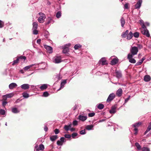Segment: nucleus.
<instances>
[{
  "mask_svg": "<svg viewBox=\"0 0 151 151\" xmlns=\"http://www.w3.org/2000/svg\"><path fill=\"white\" fill-rule=\"evenodd\" d=\"M150 80V77L149 75H146L144 78V80L146 82L149 81Z\"/></svg>",
  "mask_w": 151,
  "mask_h": 151,
  "instance_id": "25",
  "label": "nucleus"
},
{
  "mask_svg": "<svg viewBox=\"0 0 151 151\" xmlns=\"http://www.w3.org/2000/svg\"><path fill=\"white\" fill-rule=\"evenodd\" d=\"M53 61L55 63H58L61 61V57L60 56H56L53 58Z\"/></svg>",
  "mask_w": 151,
  "mask_h": 151,
  "instance_id": "5",
  "label": "nucleus"
},
{
  "mask_svg": "<svg viewBox=\"0 0 151 151\" xmlns=\"http://www.w3.org/2000/svg\"><path fill=\"white\" fill-rule=\"evenodd\" d=\"M118 62L117 59L114 58L111 61V63L112 65H115Z\"/></svg>",
  "mask_w": 151,
  "mask_h": 151,
  "instance_id": "22",
  "label": "nucleus"
},
{
  "mask_svg": "<svg viewBox=\"0 0 151 151\" xmlns=\"http://www.w3.org/2000/svg\"><path fill=\"white\" fill-rule=\"evenodd\" d=\"M133 57V56L132 55H131L128 54L127 58L129 60V62L132 63H135L136 62V61L134 59L132 58Z\"/></svg>",
  "mask_w": 151,
  "mask_h": 151,
  "instance_id": "6",
  "label": "nucleus"
},
{
  "mask_svg": "<svg viewBox=\"0 0 151 151\" xmlns=\"http://www.w3.org/2000/svg\"><path fill=\"white\" fill-rule=\"evenodd\" d=\"M134 37L135 38H138L139 37V33L138 32H136L133 35Z\"/></svg>",
  "mask_w": 151,
  "mask_h": 151,
  "instance_id": "42",
  "label": "nucleus"
},
{
  "mask_svg": "<svg viewBox=\"0 0 151 151\" xmlns=\"http://www.w3.org/2000/svg\"><path fill=\"white\" fill-rule=\"evenodd\" d=\"M48 85L47 84H43L41 86L40 88L42 91L46 89Z\"/></svg>",
  "mask_w": 151,
  "mask_h": 151,
  "instance_id": "19",
  "label": "nucleus"
},
{
  "mask_svg": "<svg viewBox=\"0 0 151 151\" xmlns=\"http://www.w3.org/2000/svg\"><path fill=\"white\" fill-rule=\"evenodd\" d=\"M116 77L118 78H119L122 77V73L120 71H116Z\"/></svg>",
  "mask_w": 151,
  "mask_h": 151,
  "instance_id": "23",
  "label": "nucleus"
},
{
  "mask_svg": "<svg viewBox=\"0 0 151 151\" xmlns=\"http://www.w3.org/2000/svg\"><path fill=\"white\" fill-rule=\"evenodd\" d=\"M33 33L34 35H37L38 34V31L37 29H32Z\"/></svg>",
  "mask_w": 151,
  "mask_h": 151,
  "instance_id": "51",
  "label": "nucleus"
},
{
  "mask_svg": "<svg viewBox=\"0 0 151 151\" xmlns=\"http://www.w3.org/2000/svg\"><path fill=\"white\" fill-rule=\"evenodd\" d=\"M33 27L32 29H37L38 27V24L36 22H34L32 24Z\"/></svg>",
  "mask_w": 151,
  "mask_h": 151,
  "instance_id": "30",
  "label": "nucleus"
},
{
  "mask_svg": "<svg viewBox=\"0 0 151 151\" xmlns=\"http://www.w3.org/2000/svg\"><path fill=\"white\" fill-rule=\"evenodd\" d=\"M44 47L46 49L47 52L49 53H51L52 52V48L50 46L45 45L44 46Z\"/></svg>",
  "mask_w": 151,
  "mask_h": 151,
  "instance_id": "10",
  "label": "nucleus"
},
{
  "mask_svg": "<svg viewBox=\"0 0 151 151\" xmlns=\"http://www.w3.org/2000/svg\"><path fill=\"white\" fill-rule=\"evenodd\" d=\"M133 36V34L132 32H130L128 35H127V39L128 40L131 39Z\"/></svg>",
  "mask_w": 151,
  "mask_h": 151,
  "instance_id": "21",
  "label": "nucleus"
},
{
  "mask_svg": "<svg viewBox=\"0 0 151 151\" xmlns=\"http://www.w3.org/2000/svg\"><path fill=\"white\" fill-rule=\"evenodd\" d=\"M7 103V101H4L2 102V105L4 106L6 105V104Z\"/></svg>",
  "mask_w": 151,
  "mask_h": 151,
  "instance_id": "61",
  "label": "nucleus"
},
{
  "mask_svg": "<svg viewBox=\"0 0 151 151\" xmlns=\"http://www.w3.org/2000/svg\"><path fill=\"white\" fill-rule=\"evenodd\" d=\"M80 133L81 134H86L85 130H82L80 132Z\"/></svg>",
  "mask_w": 151,
  "mask_h": 151,
  "instance_id": "55",
  "label": "nucleus"
},
{
  "mask_svg": "<svg viewBox=\"0 0 151 151\" xmlns=\"http://www.w3.org/2000/svg\"><path fill=\"white\" fill-rule=\"evenodd\" d=\"M54 132L55 134H57L59 133V131L58 129H56L54 130Z\"/></svg>",
  "mask_w": 151,
  "mask_h": 151,
  "instance_id": "57",
  "label": "nucleus"
},
{
  "mask_svg": "<svg viewBox=\"0 0 151 151\" xmlns=\"http://www.w3.org/2000/svg\"><path fill=\"white\" fill-rule=\"evenodd\" d=\"M4 22L0 20V28H1L3 27L4 26Z\"/></svg>",
  "mask_w": 151,
  "mask_h": 151,
  "instance_id": "50",
  "label": "nucleus"
},
{
  "mask_svg": "<svg viewBox=\"0 0 151 151\" xmlns=\"http://www.w3.org/2000/svg\"><path fill=\"white\" fill-rule=\"evenodd\" d=\"M99 65H104L107 64L106 61V59L104 58H102L99 61Z\"/></svg>",
  "mask_w": 151,
  "mask_h": 151,
  "instance_id": "8",
  "label": "nucleus"
},
{
  "mask_svg": "<svg viewBox=\"0 0 151 151\" xmlns=\"http://www.w3.org/2000/svg\"><path fill=\"white\" fill-rule=\"evenodd\" d=\"M73 126L72 124L70 123L68 125H65L64 127V128L66 131H68L70 130V128L72 127Z\"/></svg>",
  "mask_w": 151,
  "mask_h": 151,
  "instance_id": "13",
  "label": "nucleus"
},
{
  "mask_svg": "<svg viewBox=\"0 0 151 151\" xmlns=\"http://www.w3.org/2000/svg\"><path fill=\"white\" fill-rule=\"evenodd\" d=\"M78 122L76 120H74L73 122V126H75L78 125Z\"/></svg>",
  "mask_w": 151,
  "mask_h": 151,
  "instance_id": "46",
  "label": "nucleus"
},
{
  "mask_svg": "<svg viewBox=\"0 0 151 151\" xmlns=\"http://www.w3.org/2000/svg\"><path fill=\"white\" fill-rule=\"evenodd\" d=\"M65 140V138L64 137H61L60 138V140L61 142L63 143Z\"/></svg>",
  "mask_w": 151,
  "mask_h": 151,
  "instance_id": "59",
  "label": "nucleus"
},
{
  "mask_svg": "<svg viewBox=\"0 0 151 151\" xmlns=\"http://www.w3.org/2000/svg\"><path fill=\"white\" fill-rule=\"evenodd\" d=\"M129 31L128 30H127L125 32L123 33L122 35V37L125 38L126 37Z\"/></svg>",
  "mask_w": 151,
  "mask_h": 151,
  "instance_id": "32",
  "label": "nucleus"
},
{
  "mask_svg": "<svg viewBox=\"0 0 151 151\" xmlns=\"http://www.w3.org/2000/svg\"><path fill=\"white\" fill-rule=\"evenodd\" d=\"M57 144L58 145H62L63 143L60 140H58L57 141Z\"/></svg>",
  "mask_w": 151,
  "mask_h": 151,
  "instance_id": "49",
  "label": "nucleus"
},
{
  "mask_svg": "<svg viewBox=\"0 0 151 151\" xmlns=\"http://www.w3.org/2000/svg\"><path fill=\"white\" fill-rule=\"evenodd\" d=\"M19 58H18L17 57L16 60H14V62H13V63H12V65H14L15 64H16L19 61Z\"/></svg>",
  "mask_w": 151,
  "mask_h": 151,
  "instance_id": "44",
  "label": "nucleus"
},
{
  "mask_svg": "<svg viewBox=\"0 0 151 151\" xmlns=\"http://www.w3.org/2000/svg\"><path fill=\"white\" fill-rule=\"evenodd\" d=\"M116 107L115 106H112L111 109L109 110V112L111 114H114L116 112Z\"/></svg>",
  "mask_w": 151,
  "mask_h": 151,
  "instance_id": "14",
  "label": "nucleus"
},
{
  "mask_svg": "<svg viewBox=\"0 0 151 151\" xmlns=\"http://www.w3.org/2000/svg\"><path fill=\"white\" fill-rule=\"evenodd\" d=\"M93 125H88L86 126V129L87 130H91L93 129Z\"/></svg>",
  "mask_w": 151,
  "mask_h": 151,
  "instance_id": "29",
  "label": "nucleus"
},
{
  "mask_svg": "<svg viewBox=\"0 0 151 151\" xmlns=\"http://www.w3.org/2000/svg\"><path fill=\"white\" fill-rule=\"evenodd\" d=\"M20 86L22 89L27 90L29 88L30 85L28 84H24L21 85Z\"/></svg>",
  "mask_w": 151,
  "mask_h": 151,
  "instance_id": "11",
  "label": "nucleus"
},
{
  "mask_svg": "<svg viewBox=\"0 0 151 151\" xmlns=\"http://www.w3.org/2000/svg\"><path fill=\"white\" fill-rule=\"evenodd\" d=\"M115 95L114 93H112L109 95L106 100L107 102H109L112 101L115 97Z\"/></svg>",
  "mask_w": 151,
  "mask_h": 151,
  "instance_id": "7",
  "label": "nucleus"
},
{
  "mask_svg": "<svg viewBox=\"0 0 151 151\" xmlns=\"http://www.w3.org/2000/svg\"><path fill=\"white\" fill-rule=\"evenodd\" d=\"M49 95V94L47 91L44 92L43 94V96L45 97L48 96Z\"/></svg>",
  "mask_w": 151,
  "mask_h": 151,
  "instance_id": "45",
  "label": "nucleus"
},
{
  "mask_svg": "<svg viewBox=\"0 0 151 151\" xmlns=\"http://www.w3.org/2000/svg\"><path fill=\"white\" fill-rule=\"evenodd\" d=\"M141 124V122H138L137 123H136L132 125V127H139Z\"/></svg>",
  "mask_w": 151,
  "mask_h": 151,
  "instance_id": "34",
  "label": "nucleus"
},
{
  "mask_svg": "<svg viewBox=\"0 0 151 151\" xmlns=\"http://www.w3.org/2000/svg\"><path fill=\"white\" fill-rule=\"evenodd\" d=\"M17 86V85L16 83H12L9 85V87L10 89H12Z\"/></svg>",
  "mask_w": 151,
  "mask_h": 151,
  "instance_id": "15",
  "label": "nucleus"
},
{
  "mask_svg": "<svg viewBox=\"0 0 151 151\" xmlns=\"http://www.w3.org/2000/svg\"><path fill=\"white\" fill-rule=\"evenodd\" d=\"M12 112L14 113H17L19 112V111L16 108H13L12 109Z\"/></svg>",
  "mask_w": 151,
  "mask_h": 151,
  "instance_id": "26",
  "label": "nucleus"
},
{
  "mask_svg": "<svg viewBox=\"0 0 151 151\" xmlns=\"http://www.w3.org/2000/svg\"><path fill=\"white\" fill-rule=\"evenodd\" d=\"M44 129L45 132H47L48 130V128L47 126H45Z\"/></svg>",
  "mask_w": 151,
  "mask_h": 151,
  "instance_id": "63",
  "label": "nucleus"
},
{
  "mask_svg": "<svg viewBox=\"0 0 151 151\" xmlns=\"http://www.w3.org/2000/svg\"><path fill=\"white\" fill-rule=\"evenodd\" d=\"M5 113V111L4 110L0 109V114L1 115H4Z\"/></svg>",
  "mask_w": 151,
  "mask_h": 151,
  "instance_id": "48",
  "label": "nucleus"
},
{
  "mask_svg": "<svg viewBox=\"0 0 151 151\" xmlns=\"http://www.w3.org/2000/svg\"><path fill=\"white\" fill-rule=\"evenodd\" d=\"M130 51L131 54H128L131 55L132 56L136 55L138 51V47L136 46L132 47L130 50Z\"/></svg>",
  "mask_w": 151,
  "mask_h": 151,
  "instance_id": "3",
  "label": "nucleus"
},
{
  "mask_svg": "<svg viewBox=\"0 0 151 151\" xmlns=\"http://www.w3.org/2000/svg\"><path fill=\"white\" fill-rule=\"evenodd\" d=\"M39 149L40 150H43L44 149V146L42 144H41L39 145Z\"/></svg>",
  "mask_w": 151,
  "mask_h": 151,
  "instance_id": "40",
  "label": "nucleus"
},
{
  "mask_svg": "<svg viewBox=\"0 0 151 151\" xmlns=\"http://www.w3.org/2000/svg\"><path fill=\"white\" fill-rule=\"evenodd\" d=\"M62 78V77L61 75L60 74H58L56 76V77L55 78H56V80H57V81L59 80Z\"/></svg>",
  "mask_w": 151,
  "mask_h": 151,
  "instance_id": "39",
  "label": "nucleus"
},
{
  "mask_svg": "<svg viewBox=\"0 0 151 151\" xmlns=\"http://www.w3.org/2000/svg\"><path fill=\"white\" fill-rule=\"evenodd\" d=\"M142 151H150V150L147 147H143L142 149Z\"/></svg>",
  "mask_w": 151,
  "mask_h": 151,
  "instance_id": "36",
  "label": "nucleus"
},
{
  "mask_svg": "<svg viewBox=\"0 0 151 151\" xmlns=\"http://www.w3.org/2000/svg\"><path fill=\"white\" fill-rule=\"evenodd\" d=\"M14 94L12 93H11L5 95L7 98H10L13 96Z\"/></svg>",
  "mask_w": 151,
  "mask_h": 151,
  "instance_id": "41",
  "label": "nucleus"
},
{
  "mask_svg": "<svg viewBox=\"0 0 151 151\" xmlns=\"http://www.w3.org/2000/svg\"><path fill=\"white\" fill-rule=\"evenodd\" d=\"M140 23L142 26V28L141 29V33L147 37H149L150 36V34L148 30L147 29L145 24L144 23L143 21L140 20Z\"/></svg>",
  "mask_w": 151,
  "mask_h": 151,
  "instance_id": "1",
  "label": "nucleus"
},
{
  "mask_svg": "<svg viewBox=\"0 0 151 151\" xmlns=\"http://www.w3.org/2000/svg\"><path fill=\"white\" fill-rule=\"evenodd\" d=\"M67 82L65 80H63V81H62L60 84V87L58 91L60 90L61 88H63L64 87V86L66 83Z\"/></svg>",
  "mask_w": 151,
  "mask_h": 151,
  "instance_id": "18",
  "label": "nucleus"
},
{
  "mask_svg": "<svg viewBox=\"0 0 151 151\" xmlns=\"http://www.w3.org/2000/svg\"><path fill=\"white\" fill-rule=\"evenodd\" d=\"M41 40L40 39H38L37 40V43L38 44H40V43Z\"/></svg>",
  "mask_w": 151,
  "mask_h": 151,
  "instance_id": "64",
  "label": "nucleus"
},
{
  "mask_svg": "<svg viewBox=\"0 0 151 151\" xmlns=\"http://www.w3.org/2000/svg\"><path fill=\"white\" fill-rule=\"evenodd\" d=\"M128 3H126L124 5V7L125 9H128Z\"/></svg>",
  "mask_w": 151,
  "mask_h": 151,
  "instance_id": "56",
  "label": "nucleus"
},
{
  "mask_svg": "<svg viewBox=\"0 0 151 151\" xmlns=\"http://www.w3.org/2000/svg\"><path fill=\"white\" fill-rule=\"evenodd\" d=\"M142 3V0H138L137 2L135 5V8L136 9H139L140 8Z\"/></svg>",
  "mask_w": 151,
  "mask_h": 151,
  "instance_id": "9",
  "label": "nucleus"
},
{
  "mask_svg": "<svg viewBox=\"0 0 151 151\" xmlns=\"http://www.w3.org/2000/svg\"><path fill=\"white\" fill-rule=\"evenodd\" d=\"M150 125L146 129V130L145 131V132H144V134H146L150 130H151V122H150Z\"/></svg>",
  "mask_w": 151,
  "mask_h": 151,
  "instance_id": "31",
  "label": "nucleus"
},
{
  "mask_svg": "<svg viewBox=\"0 0 151 151\" xmlns=\"http://www.w3.org/2000/svg\"><path fill=\"white\" fill-rule=\"evenodd\" d=\"M120 22L121 26L123 27L124 24H125V20L123 17H122L120 20Z\"/></svg>",
  "mask_w": 151,
  "mask_h": 151,
  "instance_id": "24",
  "label": "nucleus"
},
{
  "mask_svg": "<svg viewBox=\"0 0 151 151\" xmlns=\"http://www.w3.org/2000/svg\"><path fill=\"white\" fill-rule=\"evenodd\" d=\"M78 135V134L76 133H73L72 134V137L73 138H74L75 137Z\"/></svg>",
  "mask_w": 151,
  "mask_h": 151,
  "instance_id": "53",
  "label": "nucleus"
},
{
  "mask_svg": "<svg viewBox=\"0 0 151 151\" xmlns=\"http://www.w3.org/2000/svg\"><path fill=\"white\" fill-rule=\"evenodd\" d=\"M138 49L139 48V49H141L142 48V45L141 44H137V45Z\"/></svg>",
  "mask_w": 151,
  "mask_h": 151,
  "instance_id": "58",
  "label": "nucleus"
},
{
  "mask_svg": "<svg viewBox=\"0 0 151 151\" xmlns=\"http://www.w3.org/2000/svg\"><path fill=\"white\" fill-rule=\"evenodd\" d=\"M142 62H141V60H140L139 62H137L136 64L137 65H140L142 64Z\"/></svg>",
  "mask_w": 151,
  "mask_h": 151,
  "instance_id": "60",
  "label": "nucleus"
},
{
  "mask_svg": "<svg viewBox=\"0 0 151 151\" xmlns=\"http://www.w3.org/2000/svg\"><path fill=\"white\" fill-rule=\"evenodd\" d=\"M22 95L25 98H27L29 97V94L26 92L22 93Z\"/></svg>",
  "mask_w": 151,
  "mask_h": 151,
  "instance_id": "33",
  "label": "nucleus"
},
{
  "mask_svg": "<svg viewBox=\"0 0 151 151\" xmlns=\"http://www.w3.org/2000/svg\"><path fill=\"white\" fill-rule=\"evenodd\" d=\"M122 93V88H120L118 89L116 92V95L119 97H120L121 96Z\"/></svg>",
  "mask_w": 151,
  "mask_h": 151,
  "instance_id": "16",
  "label": "nucleus"
},
{
  "mask_svg": "<svg viewBox=\"0 0 151 151\" xmlns=\"http://www.w3.org/2000/svg\"><path fill=\"white\" fill-rule=\"evenodd\" d=\"M61 12L60 11H58L57 13L56 16L57 18H59L61 17Z\"/></svg>",
  "mask_w": 151,
  "mask_h": 151,
  "instance_id": "37",
  "label": "nucleus"
},
{
  "mask_svg": "<svg viewBox=\"0 0 151 151\" xmlns=\"http://www.w3.org/2000/svg\"><path fill=\"white\" fill-rule=\"evenodd\" d=\"M69 130L72 132L74 131L75 130V128L72 127L71 128H70V129Z\"/></svg>",
  "mask_w": 151,
  "mask_h": 151,
  "instance_id": "62",
  "label": "nucleus"
},
{
  "mask_svg": "<svg viewBox=\"0 0 151 151\" xmlns=\"http://www.w3.org/2000/svg\"><path fill=\"white\" fill-rule=\"evenodd\" d=\"M18 58H19V59H20L22 60H25L26 59V58L25 56H21L19 57H18Z\"/></svg>",
  "mask_w": 151,
  "mask_h": 151,
  "instance_id": "43",
  "label": "nucleus"
},
{
  "mask_svg": "<svg viewBox=\"0 0 151 151\" xmlns=\"http://www.w3.org/2000/svg\"><path fill=\"white\" fill-rule=\"evenodd\" d=\"M65 138H70L71 137V135L69 134H65L64 135Z\"/></svg>",
  "mask_w": 151,
  "mask_h": 151,
  "instance_id": "54",
  "label": "nucleus"
},
{
  "mask_svg": "<svg viewBox=\"0 0 151 151\" xmlns=\"http://www.w3.org/2000/svg\"><path fill=\"white\" fill-rule=\"evenodd\" d=\"M34 65H35V64H32L28 65L27 66H26L24 67L23 68V69L25 70H29L31 67L33 66Z\"/></svg>",
  "mask_w": 151,
  "mask_h": 151,
  "instance_id": "27",
  "label": "nucleus"
},
{
  "mask_svg": "<svg viewBox=\"0 0 151 151\" xmlns=\"http://www.w3.org/2000/svg\"><path fill=\"white\" fill-rule=\"evenodd\" d=\"M87 119V117L86 116H84L80 115L78 116L79 119L82 121H84L86 120Z\"/></svg>",
  "mask_w": 151,
  "mask_h": 151,
  "instance_id": "17",
  "label": "nucleus"
},
{
  "mask_svg": "<svg viewBox=\"0 0 151 151\" xmlns=\"http://www.w3.org/2000/svg\"><path fill=\"white\" fill-rule=\"evenodd\" d=\"M73 126L72 124L70 123L68 125H65L64 127V128L66 131H68L70 130V128L72 127Z\"/></svg>",
  "mask_w": 151,
  "mask_h": 151,
  "instance_id": "12",
  "label": "nucleus"
},
{
  "mask_svg": "<svg viewBox=\"0 0 151 151\" xmlns=\"http://www.w3.org/2000/svg\"><path fill=\"white\" fill-rule=\"evenodd\" d=\"M97 107L99 109H101L104 108V105L102 104H100L97 105Z\"/></svg>",
  "mask_w": 151,
  "mask_h": 151,
  "instance_id": "35",
  "label": "nucleus"
},
{
  "mask_svg": "<svg viewBox=\"0 0 151 151\" xmlns=\"http://www.w3.org/2000/svg\"><path fill=\"white\" fill-rule=\"evenodd\" d=\"M39 14L40 16L38 19V22L40 23H43L44 22V20L46 18L45 15L41 12L39 13Z\"/></svg>",
  "mask_w": 151,
  "mask_h": 151,
  "instance_id": "2",
  "label": "nucleus"
},
{
  "mask_svg": "<svg viewBox=\"0 0 151 151\" xmlns=\"http://www.w3.org/2000/svg\"><path fill=\"white\" fill-rule=\"evenodd\" d=\"M58 138L57 135L51 136L50 137V140L52 141H54L56 139Z\"/></svg>",
  "mask_w": 151,
  "mask_h": 151,
  "instance_id": "20",
  "label": "nucleus"
},
{
  "mask_svg": "<svg viewBox=\"0 0 151 151\" xmlns=\"http://www.w3.org/2000/svg\"><path fill=\"white\" fill-rule=\"evenodd\" d=\"M48 21L47 22L46 24V25L48 24L49 23H50V22L51 20L52 19V18L51 17H48Z\"/></svg>",
  "mask_w": 151,
  "mask_h": 151,
  "instance_id": "52",
  "label": "nucleus"
},
{
  "mask_svg": "<svg viewBox=\"0 0 151 151\" xmlns=\"http://www.w3.org/2000/svg\"><path fill=\"white\" fill-rule=\"evenodd\" d=\"M71 44L70 43L66 44L63 46H62V48L63 49V52L64 53H66L69 52L68 47H70Z\"/></svg>",
  "mask_w": 151,
  "mask_h": 151,
  "instance_id": "4",
  "label": "nucleus"
},
{
  "mask_svg": "<svg viewBox=\"0 0 151 151\" xmlns=\"http://www.w3.org/2000/svg\"><path fill=\"white\" fill-rule=\"evenodd\" d=\"M95 115L94 112H92L89 113L88 114V116L89 117H92L93 116Z\"/></svg>",
  "mask_w": 151,
  "mask_h": 151,
  "instance_id": "47",
  "label": "nucleus"
},
{
  "mask_svg": "<svg viewBox=\"0 0 151 151\" xmlns=\"http://www.w3.org/2000/svg\"><path fill=\"white\" fill-rule=\"evenodd\" d=\"M135 145L136 147H137V150H142L141 147L139 145V143L137 142H136L135 144Z\"/></svg>",
  "mask_w": 151,
  "mask_h": 151,
  "instance_id": "28",
  "label": "nucleus"
},
{
  "mask_svg": "<svg viewBox=\"0 0 151 151\" xmlns=\"http://www.w3.org/2000/svg\"><path fill=\"white\" fill-rule=\"evenodd\" d=\"M81 45L80 44H76L74 46V48L75 50H77L79 48H81Z\"/></svg>",
  "mask_w": 151,
  "mask_h": 151,
  "instance_id": "38",
  "label": "nucleus"
}]
</instances>
